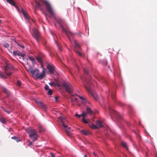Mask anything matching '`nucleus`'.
<instances>
[{"label":"nucleus","instance_id":"f257e3e1","mask_svg":"<svg viewBox=\"0 0 157 157\" xmlns=\"http://www.w3.org/2000/svg\"><path fill=\"white\" fill-rule=\"evenodd\" d=\"M40 3L45 5L50 15L53 16L55 14L53 9L52 8L50 3L48 1L45 0H40V2H39L37 1H36V7L37 8L41 10L42 9L41 7V5Z\"/></svg>","mask_w":157,"mask_h":157},{"label":"nucleus","instance_id":"f03ea898","mask_svg":"<svg viewBox=\"0 0 157 157\" xmlns=\"http://www.w3.org/2000/svg\"><path fill=\"white\" fill-rule=\"evenodd\" d=\"M57 22L59 26L62 28V31L67 35H73V33L70 30L69 28L65 22V21L61 18H59L57 19Z\"/></svg>","mask_w":157,"mask_h":157},{"label":"nucleus","instance_id":"7ed1b4c3","mask_svg":"<svg viewBox=\"0 0 157 157\" xmlns=\"http://www.w3.org/2000/svg\"><path fill=\"white\" fill-rule=\"evenodd\" d=\"M26 131L29 134V138L33 142H35L37 140L39 136L37 134V132L35 129L29 128H27Z\"/></svg>","mask_w":157,"mask_h":157},{"label":"nucleus","instance_id":"20e7f679","mask_svg":"<svg viewBox=\"0 0 157 157\" xmlns=\"http://www.w3.org/2000/svg\"><path fill=\"white\" fill-rule=\"evenodd\" d=\"M58 118L60 121L62 125L65 128V130L66 133L69 136L71 127H69L66 124V123L67 122V120L65 118L61 117H59Z\"/></svg>","mask_w":157,"mask_h":157},{"label":"nucleus","instance_id":"39448f33","mask_svg":"<svg viewBox=\"0 0 157 157\" xmlns=\"http://www.w3.org/2000/svg\"><path fill=\"white\" fill-rule=\"evenodd\" d=\"M6 66L5 67L4 71L7 76H10L12 75V70H14V68L10 64L6 63Z\"/></svg>","mask_w":157,"mask_h":157},{"label":"nucleus","instance_id":"423d86ee","mask_svg":"<svg viewBox=\"0 0 157 157\" xmlns=\"http://www.w3.org/2000/svg\"><path fill=\"white\" fill-rule=\"evenodd\" d=\"M62 84L65 88L66 91L68 93L70 94L72 93L73 86L71 84L69 83H66L65 82H63L62 83Z\"/></svg>","mask_w":157,"mask_h":157},{"label":"nucleus","instance_id":"0eeeda50","mask_svg":"<svg viewBox=\"0 0 157 157\" xmlns=\"http://www.w3.org/2000/svg\"><path fill=\"white\" fill-rule=\"evenodd\" d=\"M32 35L33 37L36 39H38L41 38L40 34L38 30L36 28H34L33 29Z\"/></svg>","mask_w":157,"mask_h":157},{"label":"nucleus","instance_id":"6e6552de","mask_svg":"<svg viewBox=\"0 0 157 157\" xmlns=\"http://www.w3.org/2000/svg\"><path fill=\"white\" fill-rule=\"evenodd\" d=\"M47 69L48 70L50 74H53L55 71V66L51 63H47L46 64Z\"/></svg>","mask_w":157,"mask_h":157},{"label":"nucleus","instance_id":"1a4fd4ad","mask_svg":"<svg viewBox=\"0 0 157 157\" xmlns=\"http://www.w3.org/2000/svg\"><path fill=\"white\" fill-rule=\"evenodd\" d=\"M86 82L87 84V86H85V87L86 88V90L88 91V92L91 94V95H92L93 97L95 99L97 100V97H95L94 95L91 92V88L90 87V84L91 83L90 80L89 81L87 80L86 81Z\"/></svg>","mask_w":157,"mask_h":157},{"label":"nucleus","instance_id":"9d476101","mask_svg":"<svg viewBox=\"0 0 157 157\" xmlns=\"http://www.w3.org/2000/svg\"><path fill=\"white\" fill-rule=\"evenodd\" d=\"M36 103L41 108L45 111H46L47 107L41 101L37 100L36 101Z\"/></svg>","mask_w":157,"mask_h":157},{"label":"nucleus","instance_id":"9b49d317","mask_svg":"<svg viewBox=\"0 0 157 157\" xmlns=\"http://www.w3.org/2000/svg\"><path fill=\"white\" fill-rule=\"evenodd\" d=\"M71 97L70 99H71V102L72 103V105H74V102H78L77 99L75 98V96H77V95H73L70 94Z\"/></svg>","mask_w":157,"mask_h":157},{"label":"nucleus","instance_id":"f8f14e48","mask_svg":"<svg viewBox=\"0 0 157 157\" xmlns=\"http://www.w3.org/2000/svg\"><path fill=\"white\" fill-rule=\"evenodd\" d=\"M82 100V103L85 105H87V104H90V102L88 101L86 98L80 96H77Z\"/></svg>","mask_w":157,"mask_h":157},{"label":"nucleus","instance_id":"ddd939ff","mask_svg":"<svg viewBox=\"0 0 157 157\" xmlns=\"http://www.w3.org/2000/svg\"><path fill=\"white\" fill-rule=\"evenodd\" d=\"M29 70L33 75H35V77L36 76L38 73L39 70L38 69L34 70L32 68H30L29 69Z\"/></svg>","mask_w":157,"mask_h":157},{"label":"nucleus","instance_id":"4468645a","mask_svg":"<svg viewBox=\"0 0 157 157\" xmlns=\"http://www.w3.org/2000/svg\"><path fill=\"white\" fill-rule=\"evenodd\" d=\"M45 75V71L43 70L41 74H39L38 73L37 75H36V78H40V79H42L44 77Z\"/></svg>","mask_w":157,"mask_h":157},{"label":"nucleus","instance_id":"2eb2a0df","mask_svg":"<svg viewBox=\"0 0 157 157\" xmlns=\"http://www.w3.org/2000/svg\"><path fill=\"white\" fill-rule=\"evenodd\" d=\"M110 112L113 113V115L116 117H118L119 118H121V117L118 113L115 111L113 109H111L110 110Z\"/></svg>","mask_w":157,"mask_h":157},{"label":"nucleus","instance_id":"dca6fc26","mask_svg":"<svg viewBox=\"0 0 157 157\" xmlns=\"http://www.w3.org/2000/svg\"><path fill=\"white\" fill-rule=\"evenodd\" d=\"M2 90L3 92L7 95V96H9L10 95V91L5 87H2Z\"/></svg>","mask_w":157,"mask_h":157},{"label":"nucleus","instance_id":"f3484780","mask_svg":"<svg viewBox=\"0 0 157 157\" xmlns=\"http://www.w3.org/2000/svg\"><path fill=\"white\" fill-rule=\"evenodd\" d=\"M75 43V48L77 50H79L81 49V48L79 44L78 43L77 41L75 40L74 41Z\"/></svg>","mask_w":157,"mask_h":157},{"label":"nucleus","instance_id":"a211bd4d","mask_svg":"<svg viewBox=\"0 0 157 157\" xmlns=\"http://www.w3.org/2000/svg\"><path fill=\"white\" fill-rule=\"evenodd\" d=\"M86 111L87 113L90 115H92L93 114V111L88 106V105H86Z\"/></svg>","mask_w":157,"mask_h":157},{"label":"nucleus","instance_id":"6ab92c4d","mask_svg":"<svg viewBox=\"0 0 157 157\" xmlns=\"http://www.w3.org/2000/svg\"><path fill=\"white\" fill-rule=\"evenodd\" d=\"M121 145L123 146V147L125 148L127 150H128V145L127 144L126 142H124V141H122L121 142Z\"/></svg>","mask_w":157,"mask_h":157},{"label":"nucleus","instance_id":"aec40b11","mask_svg":"<svg viewBox=\"0 0 157 157\" xmlns=\"http://www.w3.org/2000/svg\"><path fill=\"white\" fill-rule=\"evenodd\" d=\"M96 126H97V128H101L103 127L101 122L99 121H97L96 122Z\"/></svg>","mask_w":157,"mask_h":157},{"label":"nucleus","instance_id":"412c9836","mask_svg":"<svg viewBox=\"0 0 157 157\" xmlns=\"http://www.w3.org/2000/svg\"><path fill=\"white\" fill-rule=\"evenodd\" d=\"M81 133L85 135H87L90 134V132L85 130H82L80 131Z\"/></svg>","mask_w":157,"mask_h":157},{"label":"nucleus","instance_id":"4be33fe9","mask_svg":"<svg viewBox=\"0 0 157 157\" xmlns=\"http://www.w3.org/2000/svg\"><path fill=\"white\" fill-rule=\"evenodd\" d=\"M21 11L25 17L26 19H29V16L28 14L26 12H25V11H24V10L23 8H22V9H21Z\"/></svg>","mask_w":157,"mask_h":157},{"label":"nucleus","instance_id":"5701e85b","mask_svg":"<svg viewBox=\"0 0 157 157\" xmlns=\"http://www.w3.org/2000/svg\"><path fill=\"white\" fill-rule=\"evenodd\" d=\"M13 55L15 56H17V55L19 56H23L22 55H21V53L18 51H14L13 52Z\"/></svg>","mask_w":157,"mask_h":157},{"label":"nucleus","instance_id":"b1692460","mask_svg":"<svg viewBox=\"0 0 157 157\" xmlns=\"http://www.w3.org/2000/svg\"><path fill=\"white\" fill-rule=\"evenodd\" d=\"M89 126L90 128H92V129H98L97 126L96 125H94L93 124H89Z\"/></svg>","mask_w":157,"mask_h":157},{"label":"nucleus","instance_id":"393cba45","mask_svg":"<svg viewBox=\"0 0 157 157\" xmlns=\"http://www.w3.org/2000/svg\"><path fill=\"white\" fill-rule=\"evenodd\" d=\"M0 76L1 78H7V77L4 75L3 73L2 72H0Z\"/></svg>","mask_w":157,"mask_h":157},{"label":"nucleus","instance_id":"a878e982","mask_svg":"<svg viewBox=\"0 0 157 157\" xmlns=\"http://www.w3.org/2000/svg\"><path fill=\"white\" fill-rule=\"evenodd\" d=\"M75 51L77 54H78L80 57H82L83 56V54L78 50H75Z\"/></svg>","mask_w":157,"mask_h":157},{"label":"nucleus","instance_id":"bb28decb","mask_svg":"<svg viewBox=\"0 0 157 157\" xmlns=\"http://www.w3.org/2000/svg\"><path fill=\"white\" fill-rule=\"evenodd\" d=\"M0 122L3 124H5L6 122V119L3 117H1L0 118Z\"/></svg>","mask_w":157,"mask_h":157},{"label":"nucleus","instance_id":"cd10ccee","mask_svg":"<svg viewBox=\"0 0 157 157\" xmlns=\"http://www.w3.org/2000/svg\"><path fill=\"white\" fill-rule=\"evenodd\" d=\"M87 113L85 112H83L81 114V116L82 117V118H84L87 115Z\"/></svg>","mask_w":157,"mask_h":157},{"label":"nucleus","instance_id":"c85d7f7f","mask_svg":"<svg viewBox=\"0 0 157 157\" xmlns=\"http://www.w3.org/2000/svg\"><path fill=\"white\" fill-rule=\"evenodd\" d=\"M111 97L112 99L115 101V94L114 93H111Z\"/></svg>","mask_w":157,"mask_h":157},{"label":"nucleus","instance_id":"c756f323","mask_svg":"<svg viewBox=\"0 0 157 157\" xmlns=\"http://www.w3.org/2000/svg\"><path fill=\"white\" fill-rule=\"evenodd\" d=\"M12 139L15 140L17 142H18L19 141H21V140L20 139H18V138L16 136H13L11 137Z\"/></svg>","mask_w":157,"mask_h":157},{"label":"nucleus","instance_id":"7c9ffc66","mask_svg":"<svg viewBox=\"0 0 157 157\" xmlns=\"http://www.w3.org/2000/svg\"><path fill=\"white\" fill-rule=\"evenodd\" d=\"M36 59L38 61L41 63L42 62V59L41 57L40 56H38L37 57Z\"/></svg>","mask_w":157,"mask_h":157},{"label":"nucleus","instance_id":"2f4dec72","mask_svg":"<svg viewBox=\"0 0 157 157\" xmlns=\"http://www.w3.org/2000/svg\"><path fill=\"white\" fill-rule=\"evenodd\" d=\"M82 121L84 123L88 124V121L85 118H82Z\"/></svg>","mask_w":157,"mask_h":157},{"label":"nucleus","instance_id":"473e14b6","mask_svg":"<svg viewBox=\"0 0 157 157\" xmlns=\"http://www.w3.org/2000/svg\"><path fill=\"white\" fill-rule=\"evenodd\" d=\"M48 92H47V94L48 95H51L52 94V90L50 89L48 90Z\"/></svg>","mask_w":157,"mask_h":157},{"label":"nucleus","instance_id":"72a5a7b5","mask_svg":"<svg viewBox=\"0 0 157 157\" xmlns=\"http://www.w3.org/2000/svg\"><path fill=\"white\" fill-rule=\"evenodd\" d=\"M55 42L56 44L57 47L59 49L60 51H62L60 45L58 43H57L56 41H55Z\"/></svg>","mask_w":157,"mask_h":157},{"label":"nucleus","instance_id":"f704fd0d","mask_svg":"<svg viewBox=\"0 0 157 157\" xmlns=\"http://www.w3.org/2000/svg\"><path fill=\"white\" fill-rule=\"evenodd\" d=\"M3 45L4 47H5V48H8L9 46V45L7 43L3 44Z\"/></svg>","mask_w":157,"mask_h":157},{"label":"nucleus","instance_id":"c9c22d12","mask_svg":"<svg viewBox=\"0 0 157 157\" xmlns=\"http://www.w3.org/2000/svg\"><path fill=\"white\" fill-rule=\"evenodd\" d=\"M44 89L45 90H47V91H48L50 89L49 88V86L47 85H46L45 86Z\"/></svg>","mask_w":157,"mask_h":157},{"label":"nucleus","instance_id":"e433bc0d","mask_svg":"<svg viewBox=\"0 0 157 157\" xmlns=\"http://www.w3.org/2000/svg\"><path fill=\"white\" fill-rule=\"evenodd\" d=\"M29 58L31 61H32V62H35V60L34 58L31 57H29Z\"/></svg>","mask_w":157,"mask_h":157},{"label":"nucleus","instance_id":"4c0bfd02","mask_svg":"<svg viewBox=\"0 0 157 157\" xmlns=\"http://www.w3.org/2000/svg\"><path fill=\"white\" fill-rule=\"evenodd\" d=\"M21 82H20V81L19 80H18L17 81V86H21Z\"/></svg>","mask_w":157,"mask_h":157},{"label":"nucleus","instance_id":"58836bf2","mask_svg":"<svg viewBox=\"0 0 157 157\" xmlns=\"http://www.w3.org/2000/svg\"><path fill=\"white\" fill-rule=\"evenodd\" d=\"M19 46H20L21 48H24V46L22 45H21V44H20L19 43H16Z\"/></svg>","mask_w":157,"mask_h":157},{"label":"nucleus","instance_id":"ea45409f","mask_svg":"<svg viewBox=\"0 0 157 157\" xmlns=\"http://www.w3.org/2000/svg\"><path fill=\"white\" fill-rule=\"evenodd\" d=\"M29 144L28 146L31 147L33 145V143L32 142H31L30 141H28Z\"/></svg>","mask_w":157,"mask_h":157},{"label":"nucleus","instance_id":"a19ab883","mask_svg":"<svg viewBox=\"0 0 157 157\" xmlns=\"http://www.w3.org/2000/svg\"><path fill=\"white\" fill-rule=\"evenodd\" d=\"M2 109L5 111L7 113L9 114L10 113V112L7 110H6L4 109V108L3 107H2Z\"/></svg>","mask_w":157,"mask_h":157},{"label":"nucleus","instance_id":"79ce46f5","mask_svg":"<svg viewBox=\"0 0 157 157\" xmlns=\"http://www.w3.org/2000/svg\"><path fill=\"white\" fill-rule=\"evenodd\" d=\"M75 116L76 117H77L80 118V117H81V114H80V115H78L77 114H76L75 115Z\"/></svg>","mask_w":157,"mask_h":157},{"label":"nucleus","instance_id":"37998d69","mask_svg":"<svg viewBox=\"0 0 157 157\" xmlns=\"http://www.w3.org/2000/svg\"><path fill=\"white\" fill-rule=\"evenodd\" d=\"M84 72L85 74H87L88 73V71L84 69Z\"/></svg>","mask_w":157,"mask_h":157},{"label":"nucleus","instance_id":"c03bdc74","mask_svg":"<svg viewBox=\"0 0 157 157\" xmlns=\"http://www.w3.org/2000/svg\"><path fill=\"white\" fill-rule=\"evenodd\" d=\"M49 84L50 86H52L54 84V82H50L49 83Z\"/></svg>","mask_w":157,"mask_h":157},{"label":"nucleus","instance_id":"a18cd8bd","mask_svg":"<svg viewBox=\"0 0 157 157\" xmlns=\"http://www.w3.org/2000/svg\"><path fill=\"white\" fill-rule=\"evenodd\" d=\"M56 84L58 87H60L61 86V85L59 83L57 82L56 83Z\"/></svg>","mask_w":157,"mask_h":157},{"label":"nucleus","instance_id":"49530a36","mask_svg":"<svg viewBox=\"0 0 157 157\" xmlns=\"http://www.w3.org/2000/svg\"><path fill=\"white\" fill-rule=\"evenodd\" d=\"M51 155L52 157H54L55 156V155L53 153H51Z\"/></svg>","mask_w":157,"mask_h":157},{"label":"nucleus","instance_id":"de8ad7c7","mask_svg":"<svg viewBox=\"0 0 157 157\" xmlns=\"http://www.w3.org/2000/svg\"><path fill=\"white\" fill-rule=\"evenodd\" d=\"M58 98L57 97H56L55 98V100L56 101H58Z\"/></svg>","mask_w":157,"mask_h":157},{"label":"nucleus","instance_id":"09e8293b","mask_svg":"<svg viewBox=\"0 0 157 157\" xmlns=\"http://www.w3.org/2000/svg\"><path fill=\"white\" fill-rule=\"evenodd\" d=\"M42 131V130L41 129H40L39 131V132L40 133Z\"/></svg>","mask_w":157,"mask_h":157},{"label":"nucleus","instance_id":"8fccbe9b","mask_svg":"<svg viewBox=\"0 0 157 157\" xmlns=\"http://www.w3.org/2000/svg\"><path fill=\"white\" fill-rule=\"evenodd\" d=\"M82 35H83V34H78V36H82Z\"/></svg>","mask_w":157,"mask_h":157},{"label":"nucleus","instance_id":"3c124183","mask_svg":"<svg viewBox=\"0 0 157 157\" xmlns=\"http://www.w3.org/2000/svg\"><path fill=\"white\" fill-rule=\"evenodd\" d=\"M2 20H0V24L2 23Z\"/></svg>","mask_w":157,"mask_h":157},{"label":"nucleus","instance_id":"603ef678","mask_svg":"<svg viewBox=\"0 0 157 157\" xmlns=\"http://www.w3.org/2000/svg\"><path fill=\"white\" fill-rule=\"evenodd\" d=\"M94 154L95 156H96V154L94 152Z\"/></svg>","mask_w":157,"mask_h":157},{"label":"nucleus","instance_id":"864d4df0","mask_svg":"<svg viewBox=\"0 0 157 157\" xmlns=\"http://www.w3.org/2000/svg\"><path fill=\"white\" fill-rule=\"evenodd\" d=\"M84 157H87V156L86 155H85L84 156Z\"/></svg>","mask_w":157,"mask_h":157},{"label":"nucleus","instance_id":"5fc2aeb1","mask_svg":"<svg viewBox=\"0 0 157 157\" xmlns=\"http://www.w3.org/2000/svg\"><path fill=\"white\" fill-rule=\"evenodd\" d=\"M44 15H45V16L46 17V16H47V14H44Z\"/></svg>","mask_w":157,"mask_h":157},{"label":"nucleus","instance_id":"6e6d98bb","mask_svg":"<svg viewBox=\"0 0 157 157\" xmlns=\"http://www.w3.org/2000/svg\"><path fill=\"white\" fill-rule=\"evenodd\" d=\"M37 40V42H39V40Z\"/></svg>","mask_w":157,"mask_h":157},{"label":"nucleus","instance_id":"4d7b16f0","mask_svg":"<svg viewBox=\"0 0 157 157\" xmlns=\"http://www.w3.org/2000/svg\"><path fill=\"white\" fill-rule=\"evenodd\" d=\"M11 39L13 40V39H14L12 38Z\"/></svg>","mask_w":157,"mask_h":157}]
</instances>
